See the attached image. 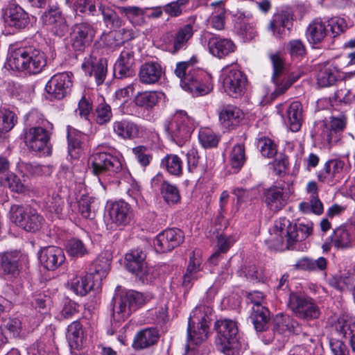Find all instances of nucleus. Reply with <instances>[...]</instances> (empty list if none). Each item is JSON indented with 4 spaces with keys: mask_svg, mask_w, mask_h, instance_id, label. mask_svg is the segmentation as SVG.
<instances>
[{
    "mask_svg": "<svg viewBox=\"0 0 355 355\" xmlns=\"http://www.w3.org/2000/svg\"><path fill=\"white\" fill-rule=\"evenodd\" d=\"M146 258V253L139 249L131 250L125 257L126 269L143 284L152 283L157 277L155 269L147 266Z\"/></svg>",
    "mask_w": 355,
    "mask_h": 355,
    "instance_id": "nucleus-5",
    "label": "nucleus"
},
{
    "mask_svg": "<svg viewBox=\"0 0 355 355\" xmlns=\"http://www.w3.org/2000/svg\"><path fill=\"white\" fill-rule=\"evenodd\" d=\"M16 123L17 116L13 112L6 108L0 110V133L10 131Z\"/></svg>",
    "mask_w": 355,
    "mask_h": 355,
    "instance_id": "nucleus-56",
    "label": "nucleus"
},
{
    "mask_svg": "<svg viewBox=\"0 0 355 355\" xmlns=\"http://www.w3.org/2000/svg\"><path fill=\"white\" fill-rule=\"evenodd\" d=\"M261 198L266 207L273 212H277L285 207L288 199L284 188L275 185L263 189Z\"/></svg>",
    "mask_w": 355,
    "mask_h": 355,
    "instance_id": "nucleus-17",
    "label": "nucleus"
},
{
    "mask_svg": "<svg viewBox=\"0 0 355 355\" xmlns=\"http://www.w3.org/2000/svg\"><path fill=\"white\" fill-rule=\"evenodd\" d=\"M287 119L289 128L293 132L300 130L302 121V105L300 102L294 101L290 105L287 110Z\"/></svg>",
    "mask_w": 355,
    "mask_h": 355,
    "instance_id": "nucleus-40",
    "label": "nucleus"
},
{
    "mask_svg": "<svg viewBox=\"0 0 355 355\" xmlns=\"http://www.w3.org/2000/svg\"><path fill=\"white\" fill-rule=\"evenodd\" d=\"M221 79L224 91L230 96L238 98L245 94L247 78L240 70L225 67L222 70Z\"/></svg>",
    "mask_w": 355,
    "mask_h": 355,
    "instance_id": "nucleus-11",
    "label": "nucleus"
},
{
    "mask_svg": "<svg viewBox=\"0 0 355 355\" xmlns=\"http://www.w3.org/2000/svg\"><path fill=\"white\" fill-rule=\"evenodd\" d=\"M95 31L88 24L75 25L71 33L72 46L76 51H82L89 46L94 37Z\"/></svg>",
    "mask_w": 355,
    "mask_h": 355,
    "instance_id": "nucleus-20",
    "label": "nucleus"
},
{
    "mask_svg": "<svg viewBox=\"0 0 355 355\" xmlns=\"http://www.w3.org/2000/svg\"><path fill=\"white\" fill-rule=\"evenodd\" d=\"M158 336L157 331L155 329H144L135 336L133 347L137 349L148 347L157 343Z\"/></svg>",
    "mask_w": 355,
    "mask_h": 355,
    "instance_id": "nucleus-32",
    "label": "nucleus"
},
{
    "mask_svg": "<svg viewBox=\"0 0 355 355\" xmlns=\"http://www.w3.org/2000/svg\"><path fill=\"white\" fill-rule=\"evenodd\" d=\"M182 89L198 96L209 94L212 89V85L208 80L205 83L202 82L201 79L196 75L194 78L189 77L183 82Z\"/></svg>",
    "mask_w": 355,
    "mask_h": 355,
    "instance_id": "nucleus-27",
    "label": "nucleus"
},
{
    "mask_svg": "<svg viewBox=\"0 0 355 355\" xmlns=\"http://www.w3.org/2000/svg\"><path fill=\"white\" fill-rule=\"evenodd\" d=\"M164 74L162 66L156 62L143 64L139 69V78L141 83L153 85L158 83Z\"/></svg>",
    "mask_w": 355,
    "mask_h": 355,
    "instance_id": "nucleus-25",
    "label": "nucleus"
},
{
    "mask_svg": "<svg viewBox=\"0 0 355 355\" xmlns=\"http://www.w3.org/2000/svg\"><path fill=\"white\" fill-rule=\"evenodd\" d=\"M99 10L103 15V21L107 27L119 28L122 26V19L112 9L101 5Z\"/></svg>",
    "mask_w": 355,
    "mask_h": 355,
    "instance_id": "nucleus-55",
    "label": "nucleus"
},
{
    "mask_svg": "<svg viewBox=\"0 0 355 355\" xmlns=\"http://www.w3.org/2000/svg\"><path fill=\"white\" fill-rule=\"evenodd\" d=\"M113 149L107 150L104 147H98L89 158V164L92 173L96 175H101L106 172L116 173L121 168V164L113 153Z\"/></svg>",
    "mask_w": 355,
    "mask_h": 355,
    "instance_id": "nucleus-7",
    "label": "nucleus"
},
{
    "mask_svg": "<svg viewBox=\"0 0 355 355\" xmlns=\"http://www.w3.org/2000/svg\"><path fill=\"white\" fill-rule=\"evenodd\" d=\"M312 230L311 223L293 225L286 219H279L275 221L270 230L266 243L270 248L284 250L306 239L311 234Z\"/></svg>",
    "mask_w": 355,
    "mask_h": 355,
    "instance_id": "nucleus-1",
    "label": "nucleus"
},
{
    "mask_svg": "<svg viewBox=\"0 0 355 355\" xmlns=\"http://www.w3.org/2000/svg\"><path fill=\"white\" fill-rule=\"evenodd\" d=\"M2 186L8 187L12 191L23 193L30 190V187L21 181L13 173H8L1 182Z\"/></svg>",
    "mask_w": 355,
    "mask_h": 355,
    "instance_id": "nucleus-51",
    "label": "nucleus"
},
{
    "mask_svg": "<svg viewBox=\"0 0 355 355\" xmlns=\"http://www.w3.org/2000/svg\"><path fill=\"white\" fill-rule=\"evenodd\" d=\"M257 146L263 156L271 158L277 153L276 145L269 138L263 137L258 140Z\"/></svg>",
    "mask_w": 355,
    "mask_h": 355,
    "instance_id": "nucleus-64",
    "label": "nucleus"
},
{
    "mask_svg": "<svg viewBox=\"0 0 355 355\" xmlns=\"http://www.w3.org/2000/svg\"><path fill=\"white\" fill-rule=\"evenodd\" d=\"M3 18L8 26L16 29L24 28L29 23L28 13L21 6L14 3H9L5 8Z\"/></svg>",
    "mask_w": 355,
    "mask_h": 355,
    "instance_id": "nucleus-19",
    "label": "nucleus"
},
{
    "mask_svg": "<svg viewBox=\"0 0 355 355\" xmlns=\"http://www.w3.org/2000/svg\"><path fill=\"white\" fill-rule=\"evenodd\" d=\"M66 337L71 349H79L83 345V331L80 322H73L68 326Z\"/></svg>",
    "mask_w": 355,
    "mask_h": 355,
    "instance_id": "nucleus-36",
    "label": "nucleus"
},
{
    "mask_svg": "<svg viewBox=\"0 0 355 355\" xmlns=\"http://www.w3.org/2000/svg\"><path fill=\"white\" fill-rule=\"evenodd\" d=\"M72 77V74L67 72L55 74L46 84V92L55 98H63L71 92Z\"/></svg>",
    "mask_w": 355,
    "mask_h": 355,
    "instance_id": "nucleus-15",
    "label": "nucleus"
},
{
    "mask_svg": "<svg viewBox=\"0 0 355 355\" xmlns=\"http://www.w3.org/2000/svg\"><path fill=\"white\" fill-rule=\"evenodd\" d=\"M272 64V81L275 86L273 94L279 96L284 94L298 77H293L286 74L283 58L278 53L270 55Z\"/></svg>",
    "mask_w": 355,
    "mask_h": 355,
    "instance_id": "nucleus-12",
    "label": "nucleus"
},
{
    "mask_svg": "<svg viewBox=\"0 0 355 355\" xmlns=\"http://www.w3.org/2000/svg\"><path fill=\"white\" fill-rule=\"evenodd\" d=\"M337 331L345 336L347 334H352L355 331V320L348 314H342L335 322Z\"/></svg>",
    "mask_w": 355,
    "mask_h": 355,
    "instance_id": "nucleus-52",
    "label": "nucleus"
},
{
    "mask_svg": "<svg viewBox=\"0 0 355 355\" xmlns=\"http://www.w3.org/2000/svg\"><path fill=\"white\" fill-rule=\"evenodd\" d=\"M218 333L216 345L220 351L225 355H239L240 344L236 338L238 327L236 323L229 319H221L215 324Z\"/></svg>",
    "mask_w": 355,
    "mask_h": 355,
    "instance_id": "nucleus-3",
    "label": "nucleus"
},
{
    "mask_svg": "<svg viewBox=\"0 0 355 355\" xmlns=\"http://www.w3.org/2000/svg\"><path fill=\"white\" fill-rule=\"evenodd\" d=\"M68 153L69 156L73 162L71 165L62 166L65 171V178L73 180L76 182L81 183L84 179V166L79 161L82 153L81 143L79 139L80 132H76L74 129L68 128Z\"/></svg>",
    "mask_w": 355,
    "mask_h": 355,
    "instance_id": "nucleus-4",
    "label": "nucleus"
},
{
    "mask_svg": "<svg viewBox=\"0 0 355 355\" xmlns=\"http://www.w3.org/2000/svg\"><path fill=\"white\" fill-rule=\"evenodd\" d=\"M64 206V201L59 193L53 192L49 196L46 201V207L50 212L60 214Z\"/></svg>",
    "mask_w": 355,
    "mask_h": 355,
    "instance_id": "nucleus-62",
    "label": "nucleus"
},
{
    "mask_svg": "<svg viewBox=\"0 0 355 355\" xmlns=\"http://www.w3.org/2000/svg\"><path fill=\"white\" fill-rule=\"evenodd\" d=\"M201 263L202 259L200 251H193L190 257L189 263L183 277V285L185 287L189 286L193 281L200 277L199 273L201 271Z\"/></svg>",
    "mask_w": 355,
    "mask_h": 355,
    "instance_id": "nucleus-29",
    "label": "nucleus"
},
{
    "mask_svg": "<svg viewBox=\"0 0 355 355\" xmlns=\"http://www.w3.org/2000/svg\"><path fill=\"white\" fill-rule=\"evenodd\" d=\"M27 49H18L13 51L8 59V64L12 69L17 71H25Z\"/></svg>",
    "mask_w": 355,
    "mask_h": 355,
    "instance_id": "nucleus-47",
    "label": "nucleus"
},
{
    "mask_svg": "<svg viewBox=\"0 0 355 355\" xmlns=\"http://www.w3.org/2000/svg\"><path fill=\"white\" fill-rule=\"evenodd\" d=\"M327 33L326 22L317 18L311 21L306 31L308 41L313 44L320 42Z\"/></svg>",
    "mask_w": 355,
    "mask_h": 355,
    "instance_id": "nucleus-30",
    "label": "nucleus"
},
{
    "mask_svg": "<svg viewBox=\"0 0 355 355\" xmlns=\"http://www.w3.org/2000/svg\"><path fill=\"white\" fill-rule=\"evenodd\" d=\"M351 242L350 234L343 227L336 228L331 236V243L337 248H347Z\"/></svg>",
    "mask_w": 355,
    "mask_h": 355,
    "instance_id": "nucleus-57",
    "label": "nucleus"
},
{
    "mask_svg": "<svg viewBox=\"0 0 355 355\" xmlns=\"http://www.w3.org/2000/svg\"><path fill=\"white\" fill-rule=\"evenodd\" d=\"M137 162L144 167L147 166L153 159L150 150L144 146H138L132 148Z\"/></svg>",
    "mask_w": 355,
    "mask_h": 355,
    "instance_id": "nucleus-63",
    "label": "nucleus"
},
{
    "mask_svg": "<svg viewBox=\"0 0 355 355\" xmlns=\"http://www.w3.org/2000/svg\"><path fill=\"white\" fill-rule=\"evenodd\" d=\"M38 259L44 268L55 270L64 262L65 256L61 248L49 246L40 251Z\"/></svg>",
    "mask_w": 355,
    "mask_h": 355,
    "instance_id": "nucleus-21",
    "label": "nucleus"
},
{
    "mask_svg": "<svg viewBox=\"0 0 355 355\" xmlns=\"http://www.w3.org/2000/svg\"><path fill=\"white\" fill-rule=\"evenodd\" d=\"M49 139V133L42 127L31 128L24 134V141L26 146L30 150L41 153L44 155L51 154Z\"/></svg>",
    "mask_w": 355,
    "mask_h": 355,
    "instance_id": "nucleus-13",
    "label": "nucleus"
},
{
    "mask_svg": "<svg viewBox=\"0 0 355 355\" xmlns=\"http://www.w3.org/2000/svg\"><path fill=\"white\" fill-rule=\"evenodd\" d=\"M338 74L337 67L330 62L320 66L317 75L318 84L321 87L332 85L336 80Z\"/></svg>",
    "mask_w": 355,
    "mask_h": 355,
    "instance_id": "nucleus-31",
    "label": "nucleus"
},
{
    "mask_svg": "<svg viewBox=\"0 0 355 355\" xmlns=\"http://www.w3.org/2000/svg\"><path fill=\"white\" fill-rule=\"evenodd\" d=\"M119 12L124 15L134 26H143L146 23L144 15L148 8H141L137 6L119 7Z\"/></svg>",
    "mask_w": 355,
    "mask_h": 355,
    "instance_id": "nucleus-34",
    "label": "nucleus"
},
{
    "mask_svg": "<svg viewBox=\"0 0 355 355\" xmlns=\"http://www.w3.org/2000/svg\"><path fill=\"white\" fill-rule=\"evenodd\" d=\"M110 259L109 256L100 254L93 263L94 272L93 277L97 285L100 284L102 279L106 277L110 270Z\"/></svg>",
    "mask_w": 355,
    "mask_h": 355,
    "instance_id": "nucleus-41",
    "label": "nucleus"
},
{
    "mask_svg": "<svg viewBox=\"0 0 355 355\" xmlns=\"http://www.w3.org/2000/svg\"><path fill=\"white\" fill-rule=\"evenodd\" d=\"M10 220L27 232L39 230L43 218L35 210L19 205H13L10 210Z\"/></svg>",
    "mask_w": 355,
    "mask_h": 355,
    "instance_id": "nucleus-8",
    "label": "nucleus"
},
{
    "mask_svg": "<svg viewBox=\"0 0 355 355\" xmlns=\"http://www.w3.org/2000/svg\"><path fill=\"white\" fill-rule=\"evenodd\" d=\"M245 162V148L242 144L234 146L230 155V163L236 171L241 168Z\"/></svg>",
    "mask_w": 355,
    "mask_h": 355,
    "instance_id": "nucleus-54",
    "label": "nucleus"
},
{
    "mask_svg": "<svg viewBox=\"0 0 355 355\" xmlns=\"http://www.w3.org/2000/svg\"><path fill=\"white\" fill-rule=\"evenodd\" d=\"M98 199L89 195H83L78 200V211L83 217L92 219L95 216Z\"/></svg>",
    "mask_w": 355,
    "mask_h": 355,
    "instance_id": "nucleus-43",
    "label": "nucleus"
},
{
    "mask_svg": "<svg viewBox=\"0 0 355 355\" xmlns=\"http://www.w3.org/2000/svg\"><path fill=\"white\" fill-rule=\"evenodd\" d=\"M298 323L289 315L278 314L274 319V329L279 334L295 333Z\"/></svg>",
    "mask_w": 355,
    "mask_h": 355,
    "instance_id": "nucleus-42",
    "label": "nucleus"
},
{
    "mask_svg": "<svg viewBox=\"0 0 355 355\" xmlns=\"http://www.w3.org/2000/svg\"><path fill=\"white\" fill-rule=\"evenodd\" d=\"M159 95L161 94L153 91L144 92L136 96L135 102L139 106L152 107L158 102Z\"/></svg>",
    "mask_w": 355,
    "mask_h": 355,
    "instance_id": "nucleus-58",
    "label": "nucleus"
},
{
    "mask_svg": "<svg viewBox=\"0 0 355 355\" xmlns=\"http://www.w3.org/2000/svg\"><path fill=\"white\" fill-rule=\"evenodd\" d=\"M68 254L72 257H82L88 253L84 243L79 239H73L68 241L66 245Z\"/></svg>",
    "mask_w": 355,
    "mask_h": 355,
    "instance_id": "nucleus-60",
    "label": "nucleus"
},
{
    "mask_svg": "<svg viewBox=\"0 0 355 355\" xmlns=\"http://www.w3.org/2000/svg\"><path fill=\"white\" fill-rule=\"evenodd\" d=\"M107 65L105 59H97L92 55H89L85 58L82 64V69L89 76L94 75L97 85H101L106 76Z\"/></svg>",
    "mask_w": 355,
    "mask_h": 355,
    "instance_id": "nucleus-22",
    "label": "nucleus"
},
{
    "mask_svg": "<svg viewBox=\"0 0 355 355\" xmlns=\"http://www.w3.org/2000/svg\"><path fill=\"white\" fill-rule=\"evenodd\" d=\"M112 126L114 132L123 139L134 138L139 135L137 125L127 120L114 121Z\"/></svg>",
    "mask_w": 355,
    "mask_h": 355,
    "instance_id": "nucleus-38",
    "label": "nucleus"
},
{
    "mask_svg": "<svg viewBox=\"0 0 355 355\" xmlns=\"http://www.w3.org/2000/svg\"><path fill=\"white\" fill-rule=\"evenodd\" d=\"M184 239L179 229H168L159 233L154 241V246L158 252H166L180 245Z\"/></svg>",
    "mask_w": 355,
    "mask_h": 355,
    "instance_id": "nucleus-16",
    "label": "nucleus"
},
{
    "mask_svg": "<svg viewBox=\"0 0 355 355\" xmlns=\"http://www.w3.org/2000/svg\"><path fill=\"white\" fill-rule=\"evenodd\" d=\"M345 126L344 117H332L329 125H324L322 132V137L329 144L336 141L338 139L337 132L343 130Z\"/></svg>",
    "mask_w": 355,
    "mask_h": 355,
    "instance_id": "nucleus-35",
    "label": "nucleus"
},
{
    "mask_svg": "<svg viewBox=\"0 0 355 355\" xmlns=\"http://www.w3.org/2000/svg\"><path fill=\"white\" fill-rule=\"evenodd\" d=\"M207 46L209 53L220 59L225 58L236 50V45L231 40L215 35H211L209 37Z\"/></svg>",
    "mask_w": 355,
    "mask_h": 355,
    "instance_id": "nucleus-23",
    "label": "nucleus"
},
{
    "mask_svg": "<svg viewBox=\"0 0 355 355\" xmlns=\"http://www.w3.org/2000/svg\"><path fill=\"white\" fill-rule=\"evenodd\" d=\"M218 250L215 252L209 258V261L212 264H216V259L219 257L220 253L226 252L234 243V240L231 237H227L225 235L220 234L217 236Z\"/></svg>",
    "mask_w": 355,
    "mask_h": 355,
    "instance_id": "nucleus-59",
    "label": "nucleus"
},
{
    "mask_svg": "<svg viewBox=\"0 0 355 355\" xmlns=\"http://www.w3.org/2000/svg\"><path fill=\"white\" fill-rule=\"evenodd\" d=\"M164 128L177 143L181 144L190 138L194 123L185 112L180 111L165 123Z\"/></svg>",
    "mask_w": 355,
    "mask_h": 355,
    "instance_id": "nucleus-9",
    "label": "nucleus"
},
{
    "mask_svg": "<svg viewBox=\"0 0 355 355\" xmlns=\"http://www.w3.org/2000/svg\"><path fill=\"white\" fill-rule=\"evenodd\" d=\"M196 62V59L192 58L189 61L180 62L177 63L174 73L180 79V86L182 88V83L188 78H193L196 75L193 69V65Z\"/></svg>",
    "mask_w": 355,
    "mask_h": 355,
    "instance_id": "nucleus-44",
    "label": "nucleus"
},
{
    "mask_svg": "<svg viewBox=\"0 0 355 355\" xmlns=\"http://www.w3.org/2000/svg\"><path fill=\"white\" fill-rule=\"evenodd\" d=\"M42 21L45 25L59 37L63 36L68 31V25L58 9H49L42 15Z\"/></svg>",
    "mask_w": 355,
    "mask_h": 355,
    "instance_id": "nucleus-24",
    "label": "nucleus"
},
{
    "mask_svg": "<svg viewBox=\"0 0 355 355\" xmlns=\"http://www.w3.org/2000/svg\"><path fill=\"white\" fill-rule=\"evenodd\" d=\"M106 213V220L116 227L127 225L133 216L130 205L123 200L108 204Z\"/></svg>",
    "mask_w": 355,
    "mask_h": 355,
    "instance_id": "nucleus-14",
    "label": "nucleus"
},
{
    "mask_svg": "<svg viewBox=\"0 0 355 355\" xmlns=\"http://www.w3.org/2000/svg\"><path fill=\"white\" fill-rule=\"evenodd\" d=\"M26 58H28L29 59L26 62L25 71H27L29 73H37L42 71L46 64L44 55L39 50H27Z\"/></svg>",
    "mask_w": 355,
    "mask_h": 355,
    "instance_id": "nucleus-33",
    "label": "nucleus"
},
{
    "mask_svg": "<svg viewBox=\"0 0 355 355\" xmlns=\"http://www.w3.org/2000/svg\"><path fill=\"white\" fill-rule=\"evenodd\" d=\"M290 24V17L286 13H279L275 15L272 20L270 22L268 30L275 37H281L285 32V28H288Z\"/></svg>",
    "mask_w": 355,
    "mask_h": 355,
    "instance_id": "nucleus-45",
    "label": "nucleus"
},
{
    "mask_svg": "<svg viewBox=\"0 0 355 355\" xmlns=\"http://www.w3.org/2000/svg\"><path fill=\"white\" fill-rule=\"evenodd\" d=\"M215 9L209 18L211 26L216 30H222L225 25V10L223 6V1H219L211 4Z\"/></svg>",
    "mask_w": 355,
    "mask_h": 355,
    "instance_id": "nucleus-50",
    "label": "nucleus"
},
{
    "mask_svg": "<svg viewBox=\"0 0 355 355\" xmlns=\"http://www.w3.org/2000/svg\"><path fill=\"white\" fill-rule=\"evenodd\" d=\"M250 318L256 331H263L268 327L270 320V312L264 306L252 307Z\"/></svg>",
    "mask_w": 355,
    "mask_h": 355,
    "instance_id": "nucleus-37",
    "label": "nucleus"
},
{
    "mask_svg": "<svg viewBox=\"0 0 355 355\" xmlns=\"http://www.w3.org/2000/svg\"><path fill=\"white\" fill-rule=\"evenodd\" d=\"M134 64V53L130 49L123 51L114 64V70L116 76L122 78L131 75V69Z\"/></svg>",
    "mask_w": 355,
    "mask_h": 355,
    "instance_id": "nucleus-26",
    "label": "nucleus"
},
{
    "mask_svg": "<svg viewBox=\"0 0 355 355\" xmlns=\"http://www.w3.org/2000/svg\"><path fill=\"white\" fill-rule=\"evenodd\" d=\"M212 311L209 305L202 304L192 311L189 318L184 355H201L198 348L207 338Z\"/></svg>",
    "mask_w": 355,
    "mask_h": 355,
    "instance_id": "nucleus-2",
    "label": "nucleus"
},
{
    "mask_svg": "<svg viewBox=\"0 0 355 355\" xmlns=\"http://www.w3.org/2000/svg\"><path fill=\"white\" fill-rule=\"evenodd\" d=\"M19 257L17 253H5L0 256V266L4 274L15 275L18 272Z\"/></svg>",
    "mask_w": 355,
    "mask_h": 355,
    "instance_id": "nucleus-46",
    "label": "nucleus"
},
{
    "mask_svg": "<svg viewBox=\"0 0 355 355\" xmlns=\"http://www.w3.org/2000/svg\"><path fill=\"white\" fill-rule=\"evenodd\" d=\"M198 139L202 147L208 148L216 147L220 137L210 128H202L199 130Z\"/></svg>",
    "mask_w": 355,
    "mask_h": 355,
    "instance_id": "nucleus-53",
    "label": "nucleus"
},
{
    "mask_svg": "<svg viewBox=\"0 0 355 355\" xmlns=\"http://www.w3.org/2000/svg\"><path fill=\"white\" fill-rule=\"evenodd\" d=\"M161 166L173 175L179 176L182 172V162L176 155H167L161 162Z\"/></svg>",
    "mask_w": 355,
    "mask_h": 355,
    "instance_id": "nucleus-48",
    "label": "nucleus"
},
{
    "mask_svg": "<svg viewBox=\"0 0 355 355\" xmlns=\"http://www.w3.org/2000/svg\"><path fill=\"white\" fill-rule=\"evenodd\" d=\"M148 300L147 296L135 291H130L120 296H115L112 313L114 320L118 322L124 320L132 311L144 305Z\"/></svg>",
    "mask_w": 355,
    "mask_h": 355,
    "instance_id": "nucleus-6",
    "label": "nucleus"
},
{
    "mask_svg": "<svg viewBox=\"0 0 355 355\" xmlns=\"http://www.w3.org/2000/svg\"><path fill=\"white\" fill-rule=\"evenodd\" d=\"M161 192L164 200L168 204L177 203L180 199L179 191L177 187L168 182H164L162 183Z\"/></svg>",
    "mask_w": 355,
    "mask_h": 355,
    "instance_id": "nucleus-61",
    "label": "nucleus"
},
{
    "mask_svg": "<svg viewBox=\"0 0 355 355\" xmlns=\"http://www.w3.org/2000/svg\"><path fill=\"white\" fill-rule=\"evenodd\" d=\"M71 289L76 294L85 295L97 284L92 273L84 271L73 272L70 274L68 282Z\"/></svg>",
    "mask_w": 355,
    "mask_h": 355,
    "instance_id": "nucleus-18",
    "label": "nucleus"
},
{
    "mask_svg": "<svg viewBox=\"0 0 355 355\" xmlns=\"http://www.w3.org/2000/svg\"><path fill=\"white\" fill-rule=\"evenodd\" d=\"M288 306L297 318L306 321L317 319L321 314L319 306L312 299L295 293L290 295Z\"/></svg>",
    "mask_w": 355,
    "mask_h": 355,
    "instance_id": "nucleus-10",
    "label": "nucleus"
},
{
    "mask_svg": "<svg viewBox=\"0 0 355 355\" xmlns=\"http://www.w3.org/2000/svg\"><path fill=\"white\" fill-rule=\"evenodd\" d=\"M293 266L295 269L301 270H322L327 267V261L324 257H320L317 260L304 257L297 260Z\"/></svg>",
    "mask_w": 355,
    "mask_h": 355,
    "instance_id": "nucleus-49",
    "label": "nucleus"
},
{
    "mask_svg": "<svg viewBox=\"0 0 355 355\" xmlns=\"http://www.w3.org/2000/svg\"><path fill=\"white\" fill-rule=\"evenodd\" d=\"M243 117L241 110L234 106L229 105L219 113V121L225 128H233L236 126Z\"/></svg>",
    "mask_w": 355,
    "mask_h": 355,
    "instance_id": "nucleus-28",
    "label": "nucleus"
},
{
    "mask_svg": "<svg viewBox=\"0 0 355 355\" xmlns=\"http://www.w3.org/2000/svg\"><path fill=\"white\" fill-rule=\"evenodd\" d=\"M193 35V27L186 24L178 28L173 37V52L175 53L183 49Z\"/></svg>",
    "mask_w": 355,
    "mask_h": 355,
    "instance_id": "nucleus-39",
    "label": "nucleus"
}]
</instances>
